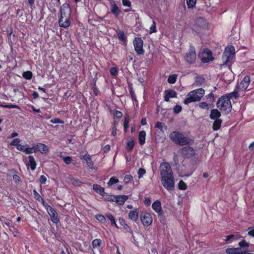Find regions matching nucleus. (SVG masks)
<instances>
[{
    "label": "nucleus",
    "instance_id": "nucleus-4",
    "mask_svg": "<svg viewBox=\"0 0 254 254\" xmlns=\"http://www.w3.org/2000/svg\"><path fill=\"white\" fill-rule=\"evenodd\" d=\"M216 105L217 107L225 114H228L231 111V102L227 96H221L217 101Z\"/></svg>",
    "mask_w": 254,
    "mask_h": 254
},
{
    "label": "nucleus",
    "instance_id": "nucleus-59",
    "mask_svg": "<svg viewBox=\"0 0 254 254\" xmlns=\"http://www.w3.org/2000/svg\"><path fill=\"white\" fill-rule=\"evenodd\" d=\"M114 115L116 118L118 119H120L122 117L123 114L121 112L119 111H116L114 113Z\"/></svg>",
    "mask_w": 254,
    "mask_h": 254
},
{
    "label": "nucleus",
    "instance_id": "nucleus-55",
    "mask_svg": "<svg viewBox=\"0 0 254 254\" xmlns=\"http://www.w3.org/2000/svg\"><path fill=\"white\" fill-rule=\"evenodd\" d=\"M96 218L98 220L102 222H105L106 221L105 217L103 215L101 214H97L96 216Z\"/></svg>",
    "mask_w": 254,
    "mask_h": 254
},
{
    "label": "nucleus",
    "instance_id": "nucleus-14",
    "mask_svg": "<svg viewBox=\"0 0 254 254\" xmlns=\"http://www.w3.org/2000/svg\"><path fill=\"white\" fill-rule=\"evenodd\" d=\"M58 22L60 27L68 28L71 24L70 17H60Z\"/></svg>",
    "mask_w": 254,
    "mask_h": 254
},
{
    "label": "nucleus",
    "instance_id": "nucleus-29",
    "mask_svg": "<svg viewBox=\"0 0 254 254\" xmlns=\"http://www.w3.org/2000/svg\"><path fill=\"white\" fill-rule=\"evenodd\" d=\"M222 124V120L220 119H216L215 120L214 122L213 123L212 128L214 130H217L219 129Z\"/></svg>",
    "mask_w": 254,
    "mask_h": 254
},
{
    "label": "nucleus",
    "instance_id": "nucleus-32",
    "mask_svg": "<svg viewBox=\"0 0 254 254\" xmlns=\"http://www.w3.org/2000/svg\"><path fill=\"white\" fill-rule=\"evenodd\" d=\"M102 244V241L99 239L94 240L92 242V247L94 249L99 248Z\"/></svg>",
    "mask_w": 254,
    "mask_h": 254
},
{
    "label": "nucleus",
    "instance_id": "nucleus-40",
    "mask_svg": "<svg viewBox=\"0 0 254 254\" xmlns=\"http://www.w3.org/2000/svg\"><path fill=\"white\" fill-rule=\"evenodd\" d=\"M23 77L26 79H31L32 77V73L30 71H25L23 73Z\"/></svg>",
    "mask_w": 254,
    "mask_h": 254
},
{
    "label": "nucleus",
    "instance_id": "nucleus-42",
    "mask_svg": "<svg viewBox=\"0 0 254 254\" xmlns=\"http://www.w3.org/2000/svg\"><path fill=\"white\" fill-rule=\"evenodd\" d=\"M24 152L27 154L36 152L34 146L33 147H29L28 145H26Z\"/></svg>",
    "mask_w": 254,
    "mask_h": 254
},
{
    "label": "nucleus",
    "instance_id": "nucleus-19",
    "mask_svg": "<svg viewBox=\"0 0 254 254\" xmlns=\"http://www.w3.org/2000/svg\"><path fill=\"white\" fill-rule=\"evenodd\" d=\"M110 3L111 7V12L115 14L116 16H118L119 13H120V10L119 9V7L116 5L115 2L112 0H110Z\"/></svg>",
    "mask_w": 254,
    "mask_h": 254
},
{
    "label": "nucleus",
    "instance_id": "nucleus-24",
    "mask_svg": "<svg viewBox=\"0 0 254 254\" xmlns=\"http://www.w3.org/2000/svg\"><path fill=\"white\" fill-rule=\"evenodd\" d=\"M146 132L144 130H141L139 132L138 140L140 145H143L145 142Z\"/></svg>",
    "mask_w": 254,
    "mask_h": 254
},
{
    "label": "nucleus",
    "instance_id": "nucleus-16",
    "mask_svg": "<svg viewBox=\"0 0 254 254\" xmlns=\"http://www.w3.org/2000/svg\"><path fill=\"white\" fill-rule=\"evenodd\" d=\"M35 147V152H40L42 154H46L49 151V149L48 147L44 144L43 143H38Z\"/></svg>",
    "mask_w": 254,
    "mask_h": 254
},
{
    "label": "nucleus",
    "instance_id": "nucleus-9",
    "mask_svg": "<svg viewBox=\"0 0 254 254\" xmlns=\"http://www.w3.org/2000/svg\"><path fill=\"white\" fill-rule=\"evenodd\" d=\"M198 56L203 63H208L213 60L211 51L207 49L199 54Z\"/></svg>",
    "mask_w": 254,
    "mask_h": 254
},
{
    "label": "nucleus",
    "instance_id": "nucleus-57",
    "mask_svg": "<svg viewBox=\"0 0 254 254\" xmlns=\"http://www.w3.org/2000/svg\"><path fill=\"white\" fill-rule=\"evenodd\" d=\"M239 246L241 248L248 247L249 244L247 243L245 240H242L239 243Z\"/></svg>",
    "mask_w": 254,
    "mask_h": 254
},
{
    "label": "nucleus",
    "instance_id": "nucleus-12",
    "mask_svg": "<svg viewBox=\"0 0 254 254\" xmlns=\"http://www.w3.org/2000/svg\"><path fill=\"white\" fill-rule=\"evenodd\" d=\"M47 212L51 217V221L54 223H58L59 222L58 215L56 210L51 206H47Z\"/></svg>",
    "mask_w": 254,
    "mask_h": 254
},
{
    "label": "nucleus",
    "instance_id": "nucleus-44",
    "mask_svg": "<svg viewBox=\"0 0 254 254\" xmlns=\"http://www.w3.org/2000/svg\"><path fill=\"white\" fill-rule=\"evenodd\" d=\"M61 157L63 159L64 162L67 165L70 164L72 162V159L71 157L69 156L65 157L64 156H61Z\"/></svg>",
    "mask_w": 254,
    "mask_h": 254
},
{
    "label": "nucleus",
    "instance_id": "nucleus-31",
    "mask_svg": "<svg viewBox=\"0 0 254 254\" xmlns=\"http://www.w3.org/2000/svg\"><path fill=\"white\" fill-rule=\"evenodd\" d=\"M101 196L105 200L111 201V202H113L115 201L114 196L108 194V193H106L105 191L104 192V193H103L101 195Z\"/></svg>",
    "mask_w": 254,
    "mask_h": 254
},
{
    "label": "nucleus",
    "instance_id": "nucleus-39",
    "mask_svg": "<svg viewBox=\"0 0 254 254\" xmlns=\"http://www.w3.org/2000/svg\"><path fill=\"white\" fill-rule=\"evenodd\" d=\"M121 225L124 227V228L128 232L132 234V231L131 230L130 227L125 222V221L122 219L121 222Z\"/></svg>",
    "mask_w": 254,
    "mask_h": 254
},
{
    "label": "nucleus",
    "instance_id": "nucleus-28",
    "mask_svg": "<svg viewBox=\"0 0 254 254\" xmlns=\"http://www.w3.org/2000/svg\"><path fill=\"white\" fill-rule=\"evenodd\" d=\"M241 249L237 248H229L226 250V253L228 254H238L241 252Z\"/></svg>",
    "mask_w": 254,
    "mask_h": 254
},
{
    "label": "nucleus",
    "instance_id": "nucleus-53",
    "mask_svg": "<svg viewBox=\"0 0 254 254\" xmlns=\"http://www.w3.org/2000/svg\"><path fill=\"white\" fill-rule=\"evenodd\" d=\"M146 171L143 168H140L138 171V175L139 178H141L145 174Z\"/></svg>",
    "mask_w": 254,
    "mask_h": 254
},
{
    "label": "nucleus",
    "instance_id": "nucleus-64",
    "mask_svg": "<svg viewBox=\"0 0 254 254\" xmlns=\"http://www.w3.org/2000/svg\"><path fill=\"white\" fill-rule=\"evenodd\" d=\"M26 147V145H22L21 144H19L16 147V148L18 150H20V151H23V152H25Z\"/></svg>",
    "mask_w": 254,
    "mask_h": 254
},
{
    "label": "nucleus",
    "instance_id": "nucleus-20",
    "mask_svg": "<svg viewBox=\"0 0 254 254\" xmlns=\"http://www.w3.org/2000/svg\"><path fill=\"white\" fill-rule=\"evenodd\" d=\"M28 158L29 162L28 163L26 164V165L28 167L29 166L32 171H34L37 166V163L35 161V160L34 157L32 155H29L28 156Z\"/></svg>",
    "mask_w": 254,
    "mask_h": 254
},
{
    "label": "nucleus",
    "instance_id": "nucleus-30",
    "mask_svg": "<svg viewBox=\"0 0 254 254\" xmlns=\"http://www.w3.org/2000/svg\"><path fill=\"white\" fill-rule=\"evenodd\" d=\"M225 96H227L230 99V98H232L233 97L235 98V99H237L239 97L238 88H235L233 92L228 93L227 95H225Z\"/></svg>",
    "mask_w": 254,
    "mask_h": 254
},
{
    "label": "nucleus",
    "instance_id": "nucleus-5",
    "mask_svg": "<svg viewBox=\"0 0 254 254\" xmlns=\"http://www.w3.org/2000/svg\"><path fill=\"white\" fill-rule=\"evenodd\" d=\"M235 49L234 46H230L226 47L222 56L223 65H228L230 68L231 64L233 58L235 56Z\"/></svg>",
    "mask_w": 254,
    "mask_h": 254
},
{
    "label": "nucleus",
    "instance_id": "nucleus-62",
    "mask_svg": "<svg viewBox=\"0 0 254 254\" xmlns=\"http://www.w3.org/2000/svg\"><path fill=\"white\" fill-rule=\"evenodd\" d=\"M123 5L125 6L130 7L131 6V2L129 0H122Z\"/></svg>",
    "mask_w": 254,
    "mask_h": 254
},
{
    "label": "nucleus",
    "instance_id": "nucleus-11",
    "mask_svg": "<svg viewBox=\"0 0 254 254\" xmlns=\"http://www.w3.org/2000/svg\"><path fill=\"white\" fill-rule=\"evenodd\" d=\"M61 17H70L71 9L67 3L63 4L61 7Z\"/></svg>",
    "mask_w": 254,
    "mask_h": 254
},
{
    "label": "nucleus",
    "instance_id": "nucleus-37",
    "mask_svg": "<svg viewBox=\"0 0 254 254\" xmlns=\"http://www.w3.org/2000/svg\"><path fill=\"white\" fill-rule=\"evenodd\" d=\"M155 127L159 128L161 131H163V128L167 129V127L165 125L164 123L157 122L155 124Z\"/></svg>",
    "mask_w": 254,
    "mask_h": 254
},
{
    "label": "nucleus",
    "instance_id": "nucleus-52",
    "mask_svg": "<svg viewBox=\"0 0 254 254\" xmlns=\"http://www.w3.org/2000/svg\"><path fill=\"white\" fill-rule=\"evenodd\" d=\"M199 107L201 109H209V105L206 102H200L199 105Z\"/></svg>",
    "mask_w": 254,
    "mask_h": 254
},
{
    "label": "nucleus",
    "instance_id": "nucleus-49",
    "mask_svg": "<svg viewBox=\"0 0 254 254\" xmlns=\"http://www.w3.org/2000/svg\"><path fill=\"white\" fill-rule=\"evenodd\" d=\"M110 71V74L113 76H117L118 73V70L116 67H113L111 68Z\"/></svg>",
    "mask_w": 254,
    "mask_h": 254
},
{
    "label": "nucleus",
    "instance_id": "nucleus-23",
    "mask_svg": "<svg viewBox=\"0 0 254 254\" xmlns=\"http://www.w3.org/2000/svg\"><path fill=\"white\" fill-rule=\"evenodd\" d=\"M221 116L220 112L217 109H213L211 111L209 117L211 120L219 119Z\"/></svg>",
    "mask_w": 254,
    "mask_h": 254
},
{
    "label": "nucleus",
    "instance_id": "nucleus-21",
    "mask_svg": "<svg viewBox=\"0 0 254 254\" xmlns=\"http://www.w3.org/2000/svg\"><path fill=\"white\" fill-rule=\"evenodd\" d=\"M152 209L157 213H160L162 212V206L160 201L156 200L154 202L152 205Z\"/></svg>",
    "mask_w": 254,
    "mask_h": 254
},
{
    "label": "nucleus",
    "instance_id": "nucleus-26",
    "mask_svg": "<svg viewBox=\"0 0 254 254\" xmlns=\"http://www.w3.org/2000/svg\"><path fill=\"white\" fill-rule=\"evenodd\" d=\"M134 146V142L132 137H130L128 139L127 143L126 149L128 151H131Z\"/></svg>",
    "mask_w": 254,
    "mask_h": 254
},
{
    "label": "nucleus",
    "instance_id": "nucleus-18",
    "mask_svg": "<svg viewBox=\"0 0 254 254\" xmlns=\"http://www.w3.org/2000/svg\"><path fill=\"white\" fill-rule=\"evenodd\" d=\"M115 201L118 205H123L125 202L128 198V195H115Z\"/></svg>",
    "mask_w": 254,
    "mask_h": 254
},
{
    "label": "nucleus",
    "instance_id": "nucleus-56",
    "mask_svg": "<svg viewBox=\"0 0 254 254\" xmlns=\"http://www.w3.org/2000/svg\"><path fill=\"white\" fill-rule=\"evenodd\" d=\"M247 231L248 235L254 237V227H249Z\"/></svg>",
    "mask_w": 254,
    "mask_h": 254
},
{
    "label": "nucleus",
    "instance_id": "nucleus-50",
    "mask_svg": "<svg viewBox=\"0 0 254 254\" xmlns=\"http://www.w3.org/2000/svg\"><path fill=\"white\" fill-rule=\"evenodd\" d=\"M124 180L126 182V183H128L133 180V177L132 176L130 175H126L124 177Z\"/></svg>",
    "mask_w": 254,
    "mask_h": 254
},
{
    "label": "nucleus",
    "instance_id": "nucleus-48",
    "mask_svg": "<svg viewBox=\"0 0 254 254\" xmlns=\"http://www.w3.org/2000/svg\"><path fill=\"white\" fill-rule=\"evenodd\" d=\"M182 109V108L181 106L177 105L173 108L174 113L175 114H178L181 112Z\"/></svg>",
    "mask_w": 254,
    "mask_h": 254
},
{
    "label": "nucleus",
    "instance_id": "nucleus-7",
    "mask_svg": "<svg viewBox=\"0 0 254 254\" xmlns=\"http://www.w3.org/2000/svg\"><path fill=\"white\" fill-rule=\"evenodd\" d=\"M134 50L138 55H143L144 50L143 48V41L141 38L135 37L133 41Z\"/></svg>",
    "mask_w": 254,
    "mask_h": 254
},
{
    "label": "nucleus",
    "instance_id": "nucleus-34",
    "mask_svg": "<svg viewBox=\"0 0 254 254\" xmlns=\"http://www.w3.org/2000/svg\"><path fill=\"white\" fill-rule=\"evenodd\" d=\"M107 217L111 221V224L112 226H115L116 228H118V225H117L115 218L114 216L111 214H108L106 215Z\"/></svg>",
    "mask_w": 254,
    "mask_h": 254
},
{
    "label": "nucleus",
    "instance_id": "nucleus-47",
    "mask_svg": "<svg viewBox=\"0 0 254 254\" xmlns=\"http://www.w3.org/2000/svg\"><path fill=\"white\" fill-rule=\"evenodd\" d=\"M205 98L207 99H209V101L211 102H214L215 99L214 94L212 92H210L208 95H206L205 96Z\"/></svg>",
    "mask_w": 254,
    "mask_h": 254
},
{
    "label": "nucleus",
    "instance_id": "nucleus-13",
    "mask_svg": "<svg viewBox=\"0 0 254 254\" xmlns=\"http://www.w3.org/2000/svg\"><path fill=\"white\" fill-rule=\"evenodd\" d=\"M180 152L184 157L187 158L191 157L195 154L194 149L190 147H183L181 149Z\"/></svg>",
    "mask_w": 254,
    "mask_h": 254
},
{
    "label": "nucleus",
    "instance_id": "nucleus-61",
    "mask_svg": "<svg viewBox=\"0 0 254 254\" xmlns=\"http://www.w3.org/2000/svg\"><path fill=\"white\" fill-rule=\"evenodd\" d=\"M13 179L16 183H19L21 182V180L19 176L17 175H14L13 176Z\"/></svg>",
    "mask_w": 254,
    "mask_h": 254
},
{
    "label": "nucleus",
    "instance_id": "nucleus-54",
    "mask_svg": "<svg viewBox=\"0 0 254 254\" xmlns=\"http://www.w3.org/2000/svg\"><path fill=\"white\" fill-rule=\"evenodd\" d=\"M50 122L53 124H61L64 123V122L62 120H60L58 118H55L50 120Z\"/></svg>",
    "mask_w": 254,
    "mask_h": 254
},
{
    "label": "nucleus",
    "instance_id": "nucleus-2",
    "mask_svg": "<svg viewBox=\"0 0 254 254\" xmlns=\"http://www.w3.org/2000/svg\"><path fill=\"white\" fill-rule=\"evenodd\" d=\"M169 137L175 144L180 146L190 145L193 142L191 138L185 136L184 133L178 131L172 132Z\"/></svg>",
    "mask_w": 254,
    "mask_h": 254
},
{
    "label": "nucleus",
    "instance_id": "nucleus-45",
    "mask_svg": "<svg viewBox=\"0 0 254 254\" xmlns=\"http://www.w3.org/2000/svg\"><path fill=\"white\" fill-rule=\"evenodd\" d=\"M178 187H179V189L180 190H185L187 188L186 184L182 180H181L179 182V184H178Z\"/></svg>",
    "mask_w": 254,
    "mask_h": 254
},
{
    "label": "nucleus",
    "instance_id": "nucleus-43",
    "mask_svg": "<svg viewBox=\"0 0 254 254\" xmlns=\"http://www.w3.org/2000/svg\"><path fill=\"white\" fill-rule=\"evenodd\" d=\"M196 0H187V4L188 8H193L195 6Z\"/></svg>",
    "mask_w": 254,
    "mask_h": 254
},
{
    "label": "nucleus",
    "instance_id": "nucleus-46",
    "mask_svg": "<svg viewBox=\"0 0 254 254\" xmlns=\"http://www.w3.org/2000/svg\"><path fill=\"white\" fill-rule=\"evenodd\" d=\"M33 194L34 198L37 200L39 201H41V200H43V199L41 197V195L35 190H33Z\"/></svg>",
    "mask_w": 254,
    "mask_h": 254
},
{
    "label": "nucleus",
    "instance_id": "nucleus-33",
    "mask_svg": "<svg viewBox=\"0 0 254 254\" xmlns=\"http://www.w3.org/2000/svg\"><path fill=\"white\" fill-rule=\"evenodd\" d=\"M129 122V116L127 114L125 115L124 116V127L125 131H127V128L128 127V124Z\"/></svg>",
    "mask_w": 254,
    "mask_h": 254
},
{
    "label": "nucleus",
    "instance_id": "nucleus-6",
    "mask_svg": "<svg viewBox=\"0 0 254 254\" xmlns=\"http://www.w3.org/2000/svg\"><path fill=\"white\" fill-rule=\"evenodd\" d=\"M207 28V23L205 19L202 17H198L195 20L193 29L197 32H200L202 30Z\"/></svg>",
    "mask_w": 254,
    "mask_h": 254
},
{
    "label": "nucleus",
    "instance_id": "nucleus-25",
    "mask_svg": "<svg viewBox=\"0 0 254 254\" xmlns=\"http://www.w3.org/2000/svg\"><path fill=\"white\" fill-rule=\"evenodd\" d=\"M83 159L85 160L87 166L91 169L93 167V163L90 156L88 154H86L83 156Z\"/></svg>",
    "mask_w": 254,
    "mask_h": 254
},
{
    "label": "nucleus",
    "instance_id": "nucleus-17",
    "mask_svg": "<svg viewBox=\"0 0 254 254\" xmlns=\"http://www.w3.org/2000/svg\"><path fill=\"white\" fill-rule=\"evenodd\" d=\"M250 83V78L249 76L247 75L244 77L243 79L241 81L239 88L242 90H246Z\"/></svg>",
    "mask_w": 254,
    "mask_h": 254
},
{
    "label": "nucleus",
    "instance_id": "nucleus-63",
    "mask_svg": "<svg viewBox=\"0 0 254 254\" xmlns=\"http://www.w3.org/2000/svg\"><path fill=\"white\" fill-rule=\"evenodd\" d=\"M46 181H47V178L45 176L42 175L40 176V179H39V182H40L41 184H45Z\"/></svg>",
    "mask_w": 254,
    "mask_h": 254
},
{
    "label": "nucleus",
    "instance_id": "nucleus-58",
    "mask_svg": "<svg viewBox=\"0 0 254 254\" xmlns=\"http://www.w3.org/2000/svg\"><path fill=\"white\" fill-rule=\"evenodd\" d=\"M20 139L19 138H15L13 140V141L10 143V145H14V146H16V147L17 146V145H18L20 142Z\"/></svg>",
    "mask_w": 254,
    "mask_h": 254
},
{
    "label": "nucleus",
    "instance_id": "nucleus-41",
    "mask_svg": "<svg viewBox=\"0 0 254 254\" xmlns=\"http://www.w3.org/2000/svg\"><path fill=\"white\" fill-rule=\"evenodd\" d=\"M118 182H119V180L115 177H112L110 179L109 181L107 183V184L109 186H111L117 183Z\"/></svg>",
    "mask_w": 254,
    "mask_h": 254
},
{
    "label": "nucleus",
    "instance_id": "nucleus-51",
    "mask_svg": "<svg viewBox=\"0 0 254 254\" xmlns=\"http://www.w3.org/2000/svg\"><path fill=\"white\" fill-rule=\"evenodd\" d=\"M156 32V23L154 21H153L152 24L150 27L149 33L150 34L152 33H155Z\"/></svg>",
    "mask_w": 254,
    "mask_h": 254
},
{
    "label": "nucleus",
    "instance_id": "nucleus-10",
    "mask_svg": "<svg viewBox=\"0 0 254 254\" xmlns=\"http://www.w3.org/2000/svg\"><path fill=\"white\" fill-rule=\"evenodd\" d=\"M140 220L144 226H148L152 223V218L149 213H142L140 215Z\"/></svg>",
    "mask_w": 254,
    "mask_h": 254
},
{
    "label": "nucleus",
    "instance_id": "nucleus-38",
    "mask_svg": "<svg viewBox=\"0 0 254 254\" xmlns=\"http://www.w3.org/2000/svg\"><path fill=\"white\" fill-rule=\"evenodd\" d=\"M177 75L176 74H172L169 76L168 82L171 84H174L176 82Z\"/></svg>",
    "mask_w": 254,
    "mask_h": 254
},
{
    "label": "nucleus",
    "instance_id": "nucleus-22",
    "mask_svg": "<svg viewBox=\"0 0 254 254\" xmlns=\"http://www.w3.org/2000/svg\"><path fill=\"white\" fill-rule=\"evenodd\" d=\"M138 210L137 209L130 211L128 214L129 219L135 222L138 218Z\"/></svg>",
    "mask_w": 254,
    "mask_h": 254
},
{
    "label": "nucleus",
    "instance_id": "nucleus-15",
    "mask_svg": "<svg viewBox=\"0 0 254 254\" xmlns=\"http://www.w3.org/2000/svg\"><path fill=\"white\" fill-rule=\"evenodd\" d=\"M164 101L169 102L170 98L177 97V92L172 89L166 90L164 91Z\"/></svg>",
    "mask_w": 254,
    "mask_h": 254
},
{
    "label": "nucleus",
    "instance_id": "nucleus-36",
    "mask_svg": "<svg viewBox=\"0 0 254 254\" xmlns=\"http://www.w3.org/2000/svg\"><path fill=\"white\" fill-rule=\"evenodd\" d=\"M118 38L120 40L125 42H126L127 39L125 37V34L123 31H119L117 32Z\"/></svg>",
    "mask_w": 254,
    "mask_h": 254
},
{
    "label": "nucleus",
    "instance_id": "nucleus-3",
    "mask_svg": "<svg viewBox=\"0 0 254 254\" xmlns=\"http://www.w3.org/2000/svg\"><path fill=\"white\" fill-rule=\"evenodd\" d=\"M205 90L203 88H198L190 92L186 96L184 103L188 105L190 103L199 101L203 97Z\"/></svg>",
    "mask_w": 254,
    "mask_h": 254
},
{
    "label": "nucleus",
    "instance_id": "nucleus-8",
    "mask_svg": "<svg viewBox=\"0 0 254 254\" xmlns=\"http://www.w3.org/2000/svg\"><path fill=\"white\" fill-rule=\"evenodd\" d=\"M196 58L195 48L193 46H190L189 52L185 56V61L189 64H193Z\"/></svg>",
    "mask_w": 254,
    "mask_h": 254
},
{
    "label": "nucleus",
    "instance_id": "nucleus-35",
    "mask_svg": "<svg viewBox=\"0 0 254 254\" xmlns=\"http://www.w3.org/2000/svg\"><path fill=\"white\" fill-rule=\"evenodd\" d=\"M69 179L70 183L74 186H79L82 183L78 179H75L72 177H69Z\"/></svg>",
    "mask_w": 254,
    "mask_h": 254
},
{
    "label": "nucleus",
    "instance_id": "nucleus-27",
    "mask_svg": "<svg viewBox=\"0 0 254 254\" xmlns=\"http://www.w3.org/2000/svg\"><path fill=\"white\" fill-rule=\"evenodd\" d=\"M93 189L100 195L104 193V192L105 191L104 188L98 184H94L93 186Z\"/></svg>",
    "mask_w": 254,
    "mask_h": 254
},
{
    "label": "nucleus",
    "instance_id": "nucleus-60",
    "mask_svg": "<svg viewBox=\"0 0 254 254\" xmlns=\"http://www.w3.org/2000/svg\"><path fill=\"white\" fill-rule=\"evenodd\" d=\"M129 93L131 95V98L133 100L137 101L135 93L134 92L132 88H130Z\"/></svg>",
    "mask_w": 254,
    "mask_h": 254
},
{
    "label": "nucleus",
    "instance_id": "nucleus-1",
    "mask_svg": "<svg viewBox=\"0 0 254 254\" xmlns=\"http://www.w3.org/2000/svg\"><path fill=\"white\" fill-rule=\"evenodd\" d=\"M160 179L163 187L168 190L175 187L173 171L170 165L167 162L161 163L160 166Z\"/></svg>",
    "mask_w": 254,
    "mask_h": 254
}]
</instances>
